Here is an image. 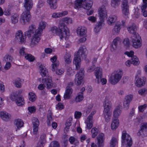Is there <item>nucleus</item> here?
Segmentation results:
<instances>
[{
	"mask_svg": "<svg viewBox=\"0 0 147 147\" xmlns=\"http://www.w3.org/2000/svg\"><path fill=\"white\" fill-rule=\"evenodd\" d=\"M64 61L66 64H69L71 62V55L69 53H67L64 56Z\"/></svg>",
	"mask_w": 147,
	"mask_h": 147,
	"instance_id": "f704fd0d",
	"label": "nucleus"
},
{
	"mask_svg": "<svg viewBox=\"0 0 147 147\" xmlns=\"http://www.w3.org/2000/svg\"><path fill=\"white\" fill-rule=\"evenodd\" d=\"M121 7L123 14L125 16H128L129 14V7L127 0H122Z\"/></svg>",
	"mask_w": 147,
	"mask_h": 147,
	"instance_id": "6e6552de",
	"label": "nucleus"
},
{
	"mask_svg": "<svg viewBox=\"0 0 147 147\" xmlns=\"http://www.w3.org/2000/svg\"><path fill=\"white\" fill-rule=\"evenodd\" d=\"M140 129L137 133L139 136H147V123H141L140 125Z\"/></svg>",
	"mask_w": 147,
	"mask_h": 147,
	"instance_id": "f8f14e48",
	"label": "nucleus"
},
{
	"mask_svg": "<svg viewBox=\"0 0 147 147\" xmlns=\"http://www.w3.org/2000/svg\"><path fill=\"white\" fill-rule=\"evenodd\" d=\"M63 14L61 13H55L52 15V17L53 18H56L62 16Z\"/></svg>",
	"mask_w": 147,
	"mask_h": 147,
	"instance_id": "4d7b16f0",
	"label": "nucleus"
},
{
	"mask_svg": "<svg viewBox=\"0 0 147 147\" xmlns=\"http://www.w3.org/2000/svg\"><path fill=\"white\" fill-rule=\"evenodd\" d=\"M85 3L83 4L82 7L84 9L86 10H89L90 9L93 4V2L92 1L86 2V0Z\"/></svg>",
	"mask_w": 147,
	"mask_h": 147,
	"instance_id": "2f4dec72",
	"label": "nucleus"
},
{
	"mask_svg": "<svg viewBox=\"0 0 147 147\" xmlns=\"http://www.w3.org/2000/svg\"><path fill=\"white\" fill-rule=\"evenodd\" d=\"M47 2L51 9H55L57 8V0H47Z\"/></svg>",
	"mask_w": 147,
	"mask_h": 147,
	"instance_id": "bb28decb",
	"label": "nucleus"
},
{
	"mask_svg": "<svg viewBox=\"0 0 147 147\" xmlns=\"http://www.w3.org/2000/svg\"><path fill=\"white\" fill-rule=\"evenodd\" d=\"M82 115V113L81 112L76 111L74 113V117L76 119H78L80 118Z\"/></svg>",
	"mask_w": 147,
	"mask_h": 147,
	"instance_id": "6e6d98bb",
	"label": "nucleus"
},
{
	"mask_svg": "<svg viewBox=\"0 0 147 147\" xmlns=\"http://www.w3.org/2000/svg\"><path fill=\"white\" fill-rule=\"evenodd\" d=\"M87 53V50L86 47L84 46L80 47L78 51L75 53L73 63L76 65V70H78L80 67L81 57L86 59Z\"/></svg>",
	"mask_w": 147,
	"mask_h": 147,
	"instance_id": "f03ea898",
	"label": "nucleus"
},
{
	"mask_svg": "<svg viewBox=\"0 0 147 147\" xmlns=\"http://www.w3.org/2000/svg\"><path fill=\"white\" fill-rule=\"evenodd\" d=\"M49 147H60V145L58 142L54 141L51 143Z\"/></svg>",
	"mask_w": 147,
	"mask_h": 147,
	"instance_id": "3c124183",
	"label": "nucleus"
},
{
	"mask_svg": "<svg viewBox=\"0 0 147 147\" xmlns=\"http://www.w3.org/2000/svg\"><path fill=\"white\" fill-rule=\"evenodd\" d=\"M28 95V98L30 100L35 101L36 100V96L34 93L33 92L29 93Z\"/></svg>",
	"mask_w": 147,
	"mask_h": 147,
	"instance_id": "c03bdc74",
	"label": "nucleus"
},
{
	"mask_svg": "<svg viewBox=\"0 0 147 147\" xmlns=\"http://www.w3.org/2000/svg\"><path fill=\"white\" fill-rule=\"evenodd\" d=\"M120 41V38L119 37H117L114 39L113 43L111 45V49L112 51H114L117 48L118 43Z\"/></svg>",
	"mask_w": 147,
	"mask_h": 147,
	"instance_id": "4be33fe9",
	"label": "nucleus"
},
{
	"mask_svg": "<svg viewBox=\"0 0 147 147\" xmlns=\"http://www.w3.org/2000/svg\"><path fill=\"white\" fill-rule=\"evenodd\" d=\"M4 59L5 61L10 62L12 61L13 58L11 56L6 55L4 57Z\"/></svg>",
	"mask_w": 147,
	"mask_h": 147,
	"instance_id": "13d9d810",
	"label": "nucleus"
},
{
	"mask_svg": "<svg viewBox=\"0 0 147 147\" xmlns=\"http://www.w3.org/2000/svg\"><path fill=\"white\" fill-rule=\"evenodd\" d=\"M57 59V57L56 56H54L53 57H52L51 59V61L53 63L55 62L54 63H53L52 64V70L53 71H55V69L57 68V67L58 66L59 63V62L56 61Z\"/></svg>",
	"mask_w": 147,
	"mask_h": 147,
	"instance_id": "5701e85b",
	"label": "nucleus"
},
{
	"mask_svg": "<svg viewBox=\"0 0 147 147\" xmlns=\"http://www.w3.org/2000/svg\"><path fill=\"white\" fill-rule=\"evenodd\" d=\"M46 135L45 134H42L40 136V139L36 147H43L46 142Z\"/></svg>",
	"mask_w": 147,
	"mask_h": 147,
	"instance_id": "6ab92c4d",
	"label": "nucleus"
},
{
	"mask_svg": "<svg viewBox=\"0 0 147 147\" xmlns=\"http://www.w3.org/2000/svg\"><path fill=\"white\" fill-rule=\"evenodd\" d=\"M14 124L16 126L17 128H20L23 126L24 123L21 119H15L14 121Z\"/></svg>",
	"mask_w": 147,
	"mask_h": 147,
	"instance_id": "473e14b6",
	"label": "nucleus"
},
{
	"mask_svg": "<svg viewBox=\"0 0 147 147\" xmlns=\"http://www.w3.org/2000/svg\"><path fill=\"white\" fill-rule=\"evenodd\" d=\"M121 0H111V6L115 8L118 7L119 4Z\"/></svg>",
	"mask_w": 147,
	"mask_h": 147,
	"instance_id": "58836bf2",
	"label": "nucleus"
},
{
	"mask_svg": "<svg viewBox=\"0 0 147 147\" xmlns=\"http://www.w3.org/2000/svg\"><path fill=\"white\" fill-rule=\"evenodd\" d=\"M118 144L117 138L113 137L112 138L110 143V147H115Z\"/></svg>",
	"mask_w": 147,
	"mask_h": 147,
	"instance_id": "e433bc0d",
	"label": "nucleus"
},
{
	"mask_svg": "<svg viewBox=\"0 0 147 147\" xmlns=\"http://www.w3.org/2000/svg\"><path fill=\"white\" fill-rule=\"evenodd\" d=\"M123 74V71L121 70L115 71L110 78L111 83L113 85L117 83L121 80Z\"/></svg>",
	"mask_w": 147,
	"mask_h": 147,
	"instance_id": "39448f33",
	"label": "nucleus"
},
{
	"mask_svg": "<svg viewBox=\"0 0 147 147\" xmlns=\"http://www.w3.org/2000/svg\"><path fill=\"white\" fill-rule=\"evenodd\" d=\"M117 17L116 16H113L109 17L107 19L108 23L110 25H113L116 21Z\"/></svg>",
	"mask_w": 147,
	"mask_h": 147,
	"instance_id": "c756f323",
	"label": "nucleus"
},
{
	"mask_svg": "<svg viewBox=\"0 0 147 147\" xmlns=\"http://www.w3.org/2000/svg\"><path fill=\"white\" fill-rule=\"evenodd\" d=\"M16 38L20 42L21 44H24L26 41V38L24 37L22 31L18 30L16 34Z\"/></svg>",
	"mask_w": 147,
	"mask_h": 147,
	"instance_id": "2eb2a0df",
	"label": "nucleus"
},
{
	"mask_svg": "<svg viewBox=\"0 0 147 147\" xmlns=\"http://www.w3.org/2000/svg\"><path fill=\"white\" fill-rule=\"evenodd\" d=\"M21 79L18 78L16 80L13 81V83L15 85L16 87L18 88H20L21 87V84L20 83Z\"/></svg>",
	"mask_w": 147,
	"mask_h": 147,
	"instance_id": "79ce46f5",
	"label": "nucleus"
},
{
	"mask_svg": "<svg viewBox=\"0 0 147 147\" xmlns=\"http://www.w3.org/2000/svg\"><path fill=\"white\" fill-rule=\"evenodd\" d=\"M119 124V120L117 119H113L111 124V128L112 129H116L118 127Z\"/></svg>",
	"mask_w": 147,
	"mask_h": 147,
	"instance_id": "72a5a7b5",
	"label": "nucleus"
},
{
	"mask_svg": "<svg viewBox=\"0 0 147 147\" xmlns=\"http://www.w3.org/2000/svg\"><path fill=\"white\" fill-rule=\"evenodd\" d=\"M121 106L120 105L116 107L113 112L114 117L113 118V119H117V118L121 113Z\"/></svg>",
	"mask_w": 147,
	"mask_h": 147,
	"instance_id": "aec40b11",
	"label": "nucleus"
},
{
	"mask_svg": "<svg viewBox=\"0 0 147 147\" xmlns=\"http://www.w3.org/2000/svg\"><path fill=\"white\" fill-rule=\"evenodd\" d=\"M85 0H76L75 3L74 7L80 8L82 7L83 4L84 3Z\"/></svg>",
	"mask_w": 147,
	"mask_h": 147,
	"instance_id": "7c9ffc66",
	"label": "nucleus"
},
{
	"mask_svg": "<svg viewBox=\"0 0 147 147\" xmlns=\"http://www.w3.org/2000/svg\"><path fill=\"white\" fill-rule=\"evenodd\" d=\"M19 15L17 13H15L11 17V21L12 23L13 24L17 23L18 22Z\"/></svg>",
	"mask_w": 147,
	"mask_h": 147,
	"instance_id": "ea45409f",
	"label": "nucleus"
},
{
	"mask_svg": "<svg viewBox=\"0 0 147 147\" xmlns=\"http://www.w3.org/2000/svg\"><path fill=\"white\" fill-rule=\"evenodd\" d=\"M84 98L83 93H80L76 97V101H80L83 100Z\"/></svg>",
	"mask_w": 147,
	"mask_h": 147,
	"instance_id": "603ef678",
	"label": "nucleus"
},
{
	"mask_svg": "<svg viewBox=\"0 0 147 147\" xmlns=\"http://www.w3.org/2000/svg\"><path fill=\"white\" fill-rule=\"evenodd\" d=\"M146 5H142L141 7L142 11L143 13V15L145 17H146L147 16V10H145L146 8L147 7H146Z\"/></svg>",
	"mask_w": 147,
	"mask_h": 147,
	"instance_id": "09e8293b",
	"label": "nucleus"
},
{
	"mask_svg": "<svg viewBox=\"0 0 147 147\" xmlns=\"http://www.w3.org/2000/svg\"><path fill=\"white\" fill-rule=\"evenodd\" d=\"M127 28L129 32L133 34L131 37V38L133 47L136 48L141 47L142 45V43L140 40L141 37L136 32L137 28L135 24L134 23L129 24L127 26Z\"/></svg>",
	"mask_w": 147,
	"mask_h": 147,
	"instance_id": "f257e3e1",
	"label": "nucleus"
},
{
	"mask_svg": "<svg viewBox=\"0 0 147 147\" xmlns=\"http://www.w3.org/2000/svg\"><path fill=\"white\" fill-rule=\"evenodd\" d=\"M123 44L127 46H128L129 44V39L128 38H126L123 41Z\"/></svg>",
	"mask_w": 147,
	"mask_h": 147,
	"instance_id": "774afa93",
	"label": "nucleus"
},
{
	"mask_svg": "<svg viewBox=\"0 0 147 147\" xmlns=\"http://www.w3.org/2000/svg\"><path fill=\"white\" fill-rule=\"evenodd\" d=\"M33 3L32 0H24V6L27 11H30L32 8Z\"/></svg>",
	"mask_w": 147,
	"mask_h": 147,
	"instance_id": "a211bd4d",
	"label": "nucleus"
},
{
	"mask_svg": "<svg viewBox=\"0 0 147 147\" xmlns=\"http://www.w3.org/2000/svg\"><path fill=\"white\" fill-rule=\"evenodd\" d=\"M122 144L123 145H127L128 146L130 147L132 144V140L130 136L127 134L126 131H123L122 135Z\"/></svg>",
	"mask_w": 147,
	"mask_h": 147,
	"instance_id": "423d86ee",
	"label": "nucleus"
},
{
	"mask_svg": "<svg viewBox=\"0 0 147 147\" xmlns=\"http://www.w3.org/2000/svg\"><path fill=\"white\" fill-rule=\"evenodd\" d=\"M10 98L12 101H24V100L22 96H18L14 94L11 95Z\"/></svg>",
	"mask_w": 147,
	"mask_h": 147,
	"instance_id": "a878e982",
	"label": "nucleus"
},
{
	"mask_svg": "<svg viewBox=\"0 0 147 147\" xmlns=\"http://www.w3.org/2000/svg\"><path fill=\"white\" fill-rule=\"evenodd\" d=\"M92 137L95 138L97 135L98 132V129L95 127L92 128L91 130Z\"/></svg>",
	"mask_w": 147,
	"mask_h": 147,
	"instance_id": "37998d69",
	"label": "nucleus"
},
{
	"mask_svg": "<svg viewBox=\"0 0 147 147\" xmlns=\"http://www.w3.org/2000/svg\"><path fill=\"white\" fill-rule=\"evenodd\" d=\"M98 147H103L104 145V135L102 133L100 134L97 137Z\"/></svg>",
	"mask_w": 147,
	"mask_h": 147,
	"instance_id": "dca6fc26",
	"label": "nucleus"
},
{
	"mask_svg": "<svg viewBox=\"0 0 147 147\" xmlns=\"http://www.w3.org/2000/svg\"><path fill=\"white\" fill-rule=\"evenodd\" d=\"M147 106V105L146 104L139 106L138 107V109L139 111L141 113L143 112Z\"/></svg>",
	"mask_w": 147,
	"mask_h": 147,
	"instance_id": "5fc2aeb1",
	"label": "nucleus"
},
{
	"mask_svg": "<svg viewBox=\"0 0 147 147\" xmlns=\"http://www.w3.org/2000/svg\"><path fill=\"white\" fill-rule=\"evenodd\" d=\"M46 25V23L44 21H42L40 23L38 28L36 29L35 33L31 40L30 45L32 47L35 46L39 42L40 39V37Z\"/></svg>",
	"mask_w": 147,
	"mask_h": 147,
	"instance_id": "7ed1b4c3",
	"label": "nucleus"
},
{
	"mask_svg": "<svg viewBox=\"0 0 147 147\" xmlns=\"http://www.w3.org/2000/svg\"><path fill=\"white\" fill-rule=\"evenodd\" d=\"M146 90L145 88L140 89L138 91V93L142 95H144L146 94Z\"/></svg>",
	"mask_w": 147,
	"mask_h": 147,
	"instance_id": "bf43d9fd",
	"label": "nucleus"
},
{
	"mask_svg": "<svg viewBox=\"0 0 147 147\" xmlns=\"http://www.w3.org/2000/svg\"><path fill=\"white\" fill-rule=\"evenodd\" d=\"M104 103V110L103 111H105L107 112H110V109L111 108V102H105Z\"/></svg>",
	"mask_w": 147,
	"mask_h": 147,
	"instance_id": "4c0bfd02",
	"label": "nucleus"
},
{
	"mask_svg": "<svg viewBox=\"0 0 147 147\" xmlns=\"http://www.w3.org/2000/svg\"><path fill=\"white\" fill-rule=\"evenodd\" d=\"M133 96L131 95H128L125 97V99L126 101H130L132 100Z\"/></svg>",
	"mask_w": 147,
	"mask_h": 147,
	"instance_id": "338daca9",
	"label": "nucleus"
},
{
	"mask_svg": "<svg viewBox=\"0 0 147 147\" xmlns=\"http://www.w3.org/2000/svg\"><path fill=\"white\" fill-rule=\"evenodd\" d=\"M51 31L54 34H56L57 35H61L60 32H59L57 28L55 26L51 28Z\"/></svg>",
	"mask_w": 147,
	"mask_h": 147,
	"instance_id": "de8ad7c7",
	"label": "nucleus"
},
{
	"mask_svg": "<svg viewBox=\"0 0 147 147\" xmlns=\"http://www.w3.org/2000/svg\"><path fill=\"white\" fill-rule=\"evenodd\" d=\"M71 124L72 123L71 120H67L65 124L66 127L65 128L64 130L65 131L66 130V131H68L69 127L71 125Z\"/></svg>",
	"mask_w": 147,
	"mask_h": 147,
	"instance_id": "8fccbe9b",
	"label": "nucleus"
},
{
	"mask_svg": "<svg viewBox=\"0 0 147 147\" xmlns=\"http://www.w3.org/2000/svg\"><path fill=\"white\" fill-rule=\"evenodd\" d=\"M77 32L80 36H83L85 35L86 31L84 27H79L77 30Z\"/></svg>",
	"mask_w": 147,
	"mask_h": 147,
	"instance_id": "393cba45",
	"label": "nucleus"
},
{
	"mask_svg": "<svg viewBox=\"0 0 147 147\" xmlns=\"http://www.w3.org/2000/svg\"><path fill=\"white\" fill-rule=\"evenodd\" d=\"M36 27L35 25L32 24L29 27V30L24 32L25 37L28 36L29 38L31 37L34 32L35 33L36 30Z\"/></svg>",
	"mask_w": 147,
	"mask_h": 147,
	"instance_id": "4468645a",
	"label": "nucleus"
},
{
	"mask_svg": "<svg viewBox=\"0 0 147 147\" xmlns=\"http://www.w3.org/2000/svg\"><path fill=\"white\" fill-rule=\"evenodd\" d=\"M64 108L63 105L62 103L59 102L56 106V108L59 110H62Z\"/></svg>",
	"mask_w": 147,
	"mask_h": 147,
	"instance_id": "69168bd1",
	"label": "nucleus"
},
{
	"mask_svg": "<svg viewBox=\"0 0 147 147\" xmlns=\"http://www.w3.org/2000/svg\"><path fill=\"white\" fill-rule=\"evenodd\" d=\"M95 65H92L91 66L89 67L87 69V71L88 72H91L94 70L95 68Z\"/></svg>",
	"mask_w": 147,
	"mask_h": 147,
	"instance_id": "e2e57ef3",
	"label": "nucleus"
},
{
	"mask_svg": "<svg viewBox=\"0 0 147 147\" xmlns=\"http://www.w3.org/2000/svg\"><path fill=\"white\" fill-rule=\"evenodd\" d=\"M5 91V86L3 84V83L0 81V91L1 92H3Z\"/></svg>",
	"mask_w": 147,
	"mask_h": 147,
	"instance_id": "680f3d73",
	"label": "nucleus"
},
{
	"mask_svg": "<svg viewBox=\"0 0 147 147\" xmlns=\"http://www.w3.org/2000/svg\"><path fill=\"white\" fill-rule=\"evenodd\" d=\"M130 102H123L124 108L125 109H127L129 108Z\"/></svg>",
	"mask_w": 147,
	"mask_h": 147,
	"instance_id": "0e129e2a",
	"label": "nucleus"
},
{
	"mask_svg": "<svg viewBox=\"0 0 147 147\" xmlns=\"http://www.w3.org/2000/svg\"><path fill=\"white\" fill-rule=\"evenodd\" d=\"M3 14L5 16H9L11 13V10L10 8H5L3 10Z\"/></svg>",
	"mask_w": 147,
	"mask_h": 147,
	"instance_id": "864d4df0",
	"label": "nucleus"
},
{
	"mask_svg": "<svg viewBox=\"0 0 147 147\" xmlns=\"http://www.w3.org/2000/svg\"><path fill=\"white\" fill-rule=\"evenodd\" d=\"M59 32L61 36H60L61 39H62L65 35L69 36V30L65 26L64 22L63 21H60L59 25Z\"/></svg>",
	"mask_w": 147,
	"mask_h": 147,
	"instance_id": "0eeeda50",
	"label": "nucleus"
},
{
	"mask_svg": "<svg viewBox=\"0 0 147 147\" xmlns=\"http://www.w3.org/2000/svg\"><path fill=\"white\" fill-rule=\"evenodd\" d=\"M73 90L71 88H69V87H66L65 92L64 95V98L65 100L69 98L71 94L72 93Z\"/></svg>",
	"mask_w": 147,
	"mask_h": 147,
	"instance_id": "412c9836",
	"label": "nucleus"
},
{
	"mask_svg": "<svg viewBox=\"0 0 147 147\" xmlns=\"http://www.w3.org/2000/svg\"><path fill=\"white\" fill-rule=\"evenodd\" d=\"M0 117L3 120L8 121L10 119L11 115L5 111H1L0 112Z\"/></svg>",
	"mask_w": 147,
	"mask_h": 147,
	"instance_id": "f3484780",
	"label": "nucleus"
},
{
	"mask_svg": "<svg viewBox=\"0 0 147 147\" xmlns=\"http://www.w3.org/2000/svg\"><path fill=\"white\" fill-rule=\"evenodd\" d=\"M63 21L66 23H71L72 20L71 18L69 17H66L63 19Z\"/></svg>",
	"mask_w": 147,
	"mask_h": 147,
	"instance_id": "052dcab7",
	"label": "nucleus"
},
{
	"mask_svg": "<svg viewBox=\"0 0 147 147\" xmlns=\"http://www.w3.org/2000/svg\"><path fill=\"white\" fill-rule=\"evenodd\" d=\"M121 25L120 22H117L116 23L113 30V32L114 31L115 34H118L121 28Z\"/></svg>",
	"mask_w": 147,
	"mask_h": 147,
	"instance_id": "c9c22d12",
	"label": "nucleus"
},
{
	"mask_svg": "<svg viewBox=\"0 0 147 147\" xmlns=\"http://www.w3.org/2000/svg\"><path fill=\"white\" fill-rule=\"evenodd\" d=\"M31 18L30 11L26 10L24 11L21 15L20 22L22 24L24 25L26 22H28Z\"/></svg>",
	"mask_w": 147,
	"mask_h": 147,
	"instance_id": "1a4fd4ad",
	"label": "nucleus"
},
{
	"mask_svg": "<svg viewBox=\"0 0 147 147\" xmlns=\"http://www.w3.org/2000/svg\"><path fill=\"white\" fill-rule=\"evenodd\" d=\"M98 12L100 21L104 22V20L107 15L106 7L104 5L100 7L98 9Z\"/></svg>",
	"mask_w": 147,
	"mask_h": 147,
	"instance_id": "9b49d317",
	"label": "nucleus"
},
{
	"mask_svg": "<svg viewBox=\"0 0 147 147\" xmlns=\"http://www.w3.org/2000/svg\"><path fill=\"white\" fill-rule=\"evenodd\" d=\"M32 121L33 126H39L40 123L39 121L37 118L35 117H33L32 119Z\"/></svg>",
	"mask_w": 147,
	"mask_h": 147,
	"instance_id": "a18cd8bd",
	"label": "nucleus"
},
{
	"mask_svg": "<svg viewBox=\"0 0 147 147\" xmlns=\"http://www.w3.org/2000/svg\"><path fill=\"white\" fill-rule=\"evenodd\" d=\"M111 114L112 113L110 112L105 111H103V115L105 120L107 122H108L110 121Z\"/></svg>",
	"mask_w": 147,
	"mask_h": 147,
	"instance_id": "cd10ccee",
	"label": "nucleus"
},
{
	"mask_svg": "<svg viewBox=\"0 0 147 147\" xmlns=\"http://www.w3.org/2000/svg\"><path fill=\"white\" fill-rule=\"evenodd\" d=\"M42 65L39 66L40 71V73L42 76V77L46 76L45 78H42V83L46 84L47 88L48 89H49L53 86L52 83V78L51 77L47 76L48 74V71Z\"/></svg>",
	"mask_w": 147,
	"mask_h": 147,
	"instance_id": "20e7f679",
	"label": "nucleus"
},
{
	"mask_svg": "<svg viewBox=\"0 0 147 147\" xmlns=\"http://www.w3.org/2000/svg\"><path fill=\"white\" fill-rule=\"evenodd\" d=\"M84 69H81L76 74L75 81L77 85H79L81 84L84 76Z\"/></svg>",
	"mask_w": 147,
	"mask_h": 147,
	"instance_id": "9d476101",
	"label": "nucleus"
},
{
	"mask_svg": "<svg viewBox=\"0 0 147 147\" xmlns=\"http://www.w3.org/2000/svg\"><path fill=\"white\" fill-rule=\"evenodd\" d=\"M103 22V21H100L96 25L94 29V31L95 32L97 33L99 32Z\"/></svg>",
	"mask_w": 147,
	"mask_h": 147,
	"instance_id": "a19ab883",
	"label": "nucleus"
},
{
	"mask_svg": "<svg viewBox=\"0 0 147 147\" xmlns=\"http://www.w3.org/2000/svg\"><path fill=\"white\" fill-rule=\"evenodd\" d=\"M125 54L127 55L128 56L131 57V62L134 65L138 64L139 63V61L138 58L136 56H133L134 52L133 51H131L130 52L126 51L125 52Z\"/></svg>",
	"mask_w": 147,
	"mask_h": 147,
	"instance_id": "ddd939ff",
	"label": "nucleus"
},
{
	"mask_svg": "<svg viewBox=\"0 0 147 147\" xmlns=\"http://www.w3.org/2000/svg\"><path fill=\"white\" fill-rule=\"evenodd\" d=\"M145 78H138L136 81V85L138 87L143 86L145 84L146 80Z\"/></svg>",
	"mask_w": 147,
	"mask_h": 147,
	"instance_id": "c85d7f7f",
	"label": "nucleus"
},
{
	"mask_svg": "<svg viewBox=\"0 0 147 147\" xmlns=\"http://www.w3.org/2000/svg\"><path fill=\"white\" fill-rule=\"evenodd\" d=\"M102 71L99 67H97L95 71V75L97 79V82L99 83V79H101L102 76Z\"/></svg>",
	"mask_w": 147,
	"mask_h": 147,
	"instance_id": "b1692460",
	"label": "nucleus"
},
{
	"mask_svg": "<svg viewBox=\"0 0 147 147\" xmlns=\"http://www.w3.org/2000/svg\"><path fill=\"white\" fill-rule=\"evenodd\" d=\"M25 57L27 60L30 62L33 61L35 59L34 57L30 54H25Z\"/></svg>",
	"mask_w": 147,
	"mask_h": 147,
	"instance_id": "49530a36",
	"label": "nucleus"
}]
</instances>
